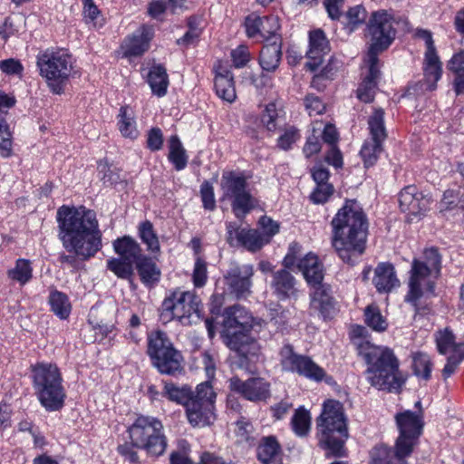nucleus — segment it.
<instances>
[{
  "mask_svg": "<svg viewBox=\"0 0 464 464\" xmlns=\"http://www.w3.org/2000/svg\"><path fill=\"white\" fill-rule=\"evenodd\" d=\"M253 431V426L245 419H241L236 422L235 433L237 442L243 443L250 440Z\"/></svg>",
  "mask_w": 464,
  "mask_h": 464,
  "instance_id": "obj_58",
  "label": "nucleus"
},
{
  "mask_svg": "<svg viewBox=\"0 0 464 464\" xmlns=\"http://www.w3.org/2000/svg\"><path fill=\"white\" fill-rule=\"evenodd\" d=\"M117 120L118 130L122 137L134 140L140 136L136 115L132 108L130 106L121 107Z\"/></svg>",
  "mask_w": 464,
  "mask_h": 464,
  "instance_id": "obj_31",
  "label": "nucleus"
},
{
  "mask_svg": "<svg viewBox=\"0 0 464 464\" xmlns=\"http://www.w3.org/2000/svg\"><path fill=\"white\" fill-rule=\"evenodd\" d=\"M134 265L119 256L108 259L106 267L121 279H130L134 273Z\"/></svg>",
  "mask_w": 464,
  "mask_h": 464,
  "instance_id": "obj_40",
  "label": "nucleus"
},
{
  "mask_svg": "<svg viewBox=\"0 0 464 464\" xmlns=\"http://www.w3.org/2000/svg\"><path fill=\"white\" fill-rule=\"evenodd\" d=\"M460 195L459 191L455 190H447L443 194V198L440 201V210H449L452 209L456 207H459L460 208L464 209V203L460 204Z\"/></svg>",
  "mask_w": 464,
  "mask_h": 464,
  "instance_id": "obj_53",
  "label": "nucleus"
},
{
  "mask_svg": "<svg viewBox=\"0 0 464 464\" xmlns=\"http://www.w3.org/2000/svg\"><path fill=\"white\" fill-rule=\"evenodd\" d=\"M148 83L153 94L163 97L167 93L169 77L166 69L161 65H154L148 74Z\"/></svg>",
  "mask_w": 464,
  "mask_h": 464,
  "instance_id": "obj_34",
  "label": "nucleus"
},
{
  "mask_svg": "<svg viewBox=\"0 0 464 464\" xmlns=\"http://www.w3.org/2000/svg\"><path fill=\"white\" fill-rule=\"evenodd\" d=\"M0 70L7 75H15L21 77L23 74L24 67L18 60L10 58L0 62Z\"/></svg>",
  "mask_w": 464,
  "mask_h": 464,
  "instance_id": "obj_60",
  "label": "nucleus"
},
{
  "mask_svg": "<svg viewBox=\"0 0 464 464\" xmlns=\"http://www.w3.org/2000/svg\"><path fill=\"white\" fill-rule=\"evenodd\" d=\"M435 341L440 354L447 355V362L442 370L444 379L450 378L464 361V342H457L452 331L449 328L439 330L435 334Z\"/></svg>",
  "mask_w": 464,
  "mask_h": 464,
  "instance_id": "obj_16",
  "label": "nucleus"
},
{
  "mask_svg": "<svg viewBox=\"0 0 464 464\" xmlns=\"http://www.w3.org/2000/svg\"><path fill=\"white\" fill-rule=\"evenodd\" d=\"M36 66L40 76L54 94L63 93L70 79L76 74L72 56L63 48L49 47L39 52Z\"/></svg>",
  "mask_w": 464,
  "mask_h": 464,
  "instance_id": "obj_6",
  "label": "nucleus"
},
{
  "mask_svg": "<svg viewBox=\"0 0 464 464\" xmlns=\"http://www.w3.org/2000/svg\"><path fill=\"white\" fill-rule=\"evenodd\" d=\"M7 275L10 279L24 285L28 283L33 276L31 263L26 259L20 258L16 261L14 267L8 270Z\"/></svg>",
  "mask_w": 464,
  "mask_h": 464,
  "instance_id": "obj_42",
  "label": "nucleus"
},
{
  "mask_svg": "<svg viewBox=\"0 0 464 464\" xmlns=\"http://www.w3.org/2000/svg\"><path fill=\"white\" fill-rule=\"evenodd\" d=\"M365 323L376 332H383L388 327L386 319L382 315L379 308L375 305H369L365 309Z\"/></svg>",
  "mask_w": 464,
  "mask_h": 464,
  "instance_id": "obj_46",
  "label": "nucleus"
},
{
  "mask_svg": "<svg viewBox=\"0 0 464 464\" xmlns=\"http://www.w3.org/2000/svg\"><path fill=\"white\" fill-rule=\"evenodd\" d=\"M162 395L167 397L169 401L183 404L185 408H187V402L194 395V392L186 386L178 387L171 382H166Z\"/></svg>",
  "mask_w": 464,
  "mask_h": 464,
  "instance_id": "obj_43",
  "label": "nucleus"
},
{
  "mask_svg": "<svg viewBox=\"0 0 464 464\" xmlns=\"http://www.w3.org/2000/svg\"><path fill=\"white\" fill-rule=\"evenodd\" d=\"M259 225L262 229L260 232L264 237H266L267 243H269L271 238L279 231L278 223L267 217H262L259 220Z\"/></svg>",
  "mask_w": 464,
  "mask_h": 464,
  "instance_id": "obj_59",
  "label": "nucleus"
},
{
  "mask_svg": "<svg viewBox=\"0 0 464 464\" xmlns=\"http://www.w3.org/2000/svg\"><path fill=\"white\" fill-rule=\"evenodd\" d=\"M399 436L394 450L380 445L371 451V464H408L405 458L409 457L418 444L423 430L421 412L404 411L395 416Z\"/></svg>",
  "mask_w": 464,
  "mask_h": 464,
  "instance_id": "obj_4",
  "label": "nucleus"
},
{
  "mask_svg": "<svg viewBox=\"0 0 464 464\" xmlns=\"http://www.w3.org/2000/svg\"><path fill=\"white\" fill-rule=\"evenodd\" d=\"M246 187V179L240 173L233 171L223 173L221 179L223 197L233 199L232 208L237 217L246 214L253 207L251 196Z\"/></svg>",
  "mask_w": 464,
  "mask_h": 464,
  "instance_id": "obj_15",
  "label": "nucleus"
},
{
  "mask_svg": "<svg viewBox=\"0 0 464 464\" xmlns=\"http://www.w3.org/2000/svg\"><path fill=\"white\" fill-rule=\"evenodd\" d=\"M314 291L310 294V309L318 313L324 319L331 317L334 312V301L330 294V286L322 283L312 286Z\"/></svg>",
  "mask_w": 464,
  "mask_h": 464,
  "instance_id": "obj_23",
  "label": "nucleus"
},
{
  "mask_svg": "<svg viewBox=\"0 0 464 464\" xmlns=\"http://www.w3.org/2000/svg\"><path fill=\"white\" fill-rule=\"evenodd\" d=\"M33 386L41 405L48 411H59L65 400L63 378L55 364L39 362L32 368Z\"/></svg>",
  "mask_w": 464,
  "mask_h": 464,
  "instance_id": "obj_9",
  "label": "nucleus"
},
{
  "mask_svg": "<svg viewBox=\"0 0 464 464\" xmlns=\"http://www.w3.org/2000/svg\"><path fill=\"white\" fill-rule=\"evenodd\" d=\"M137 269L141 282L148 286L153 285L160 281V269L157 266L153 259L146 255L134 265Z\"/></svg>",
  "mask_w": 464,
  "mask_h": 464,
  "instance_id": "obj_33",
  "label": "nucleus"
},
{
  "mask_svg": "<svg viewBox=\"0 0 464 464\" xmlns=\"http://www.w3.org/2000/svg\"><path fill=\"white\" fill-rule=\"evenodd\" d=\"M208 279V271H207V264L200 257L196 259L193 274H192V281L193 285L196 287H202L205 285Z\"/></svg>",
  "mask_w": 464,
  "mask_h": 464,
  "instance_id": "obj_52",
  "label": "nucleus"
},
{
  "mask_svg": "<svg viewBox=\"0 0 464 464\" xmlns=\"http://www.w3.org/2000/svg\"><path fill=\"white\" fill-rule=\"evenodd\" d=\"M253 275L254 268L252 265H232L225 275V281L232 293L237 297H242L250 293Z\"/></svg>",
  "mask_w": 464,
  "mask_h": 464,
  "instance_id": "obj_18",
  "label": "nucleus"
},
{
  "mask_svg": "<svg viewBox=\"0 0 464 464\" xmlns=\"http://www.w3.org/2000/svg\"><path fill=\"white\" fill-rule=\"evenodd\" d=\"M283 101L276 99L268 102L261 114V122L269 131H275L277 128V121L283 112Z\"/></svg>",
  "mask_w": 464,
  "mask_h": 464,
  "instance_id": "obj_37",
  "label": "nucleus"
},
{
  "mask_svg": "<svg viewBox=\"0 0 464 464\" xmlns=\"http://www.w3.org/2000/svg\"><path fill=\"white\" fill-rule=\"evenodd\" d=\"M440 267L441 256L434 247L425 249L422 256L414 258L409 281L410 291L406 300L416 302L424 294L431 293Z\"/></svg>",
  "mask_w": 464,
  "mask_h": 464,
  "instance_id": "obj_10",
  "label": "nucleus"
},
{
  "mask_svg": "<svg viewBox=\"0 0 464 464\" xmlns=\"http://www.w3.org/2000/svg\"><path fill=\"white\" fill-rule=\"evenodd\" d=\"M224 316L223 336L227 345L244 358L256 354L258 344L248 334L254 324L251 314L242 306L234 305L226 309Z\"/></svg>",
  "mask_w": 464,
  "mask_h": 464,
  "instance_id": "obj_7",
  "label": "nucleus"
},
{
  "mask_svg": "<svg viewBox=\"0 0 464 464\" xmlns=\"http://www.w3.org/2000/svg\"><path fill=\"white\" fill-rule=\"evenodd\" d=\"M153 35L152 27L148 25L140 26L123 40L121 45L123 56L130 58L142 55L149 50Z\"/></svg>",
  "mask_w": 464,
  "mask_h": 464,
  "instance_id": "obj_19",
  "label": "nucleus"
},
{
  "mask_svg": "<svg viewBox=\"0 0 464 464\" xmlns=\"http://www.w3.org/2000/svg\"><path fill=\"white\" fill-rule=\"evenodd\" d=\"M300 139V134L295 127H290L279 136L277 145L280 149L287 150Z\"/></svg>",
  "mask_w": 464,
  "mask_h": 464,
  "instance_id": "obj_54",
  "label": "nucleus"
},
{
  "mask_svg": "<svg viewBox=\"0 0 464 464\" xmlns=\"http://www.w3.org/2000/svg\"><path fill=\"white\" fill-rule=\"evenodd\" d=\"M370 44L362 67V82L357 89V97L363 102H371L377 90L380 76L378 55L386 50L395 38L393 17L384 10L374 12L367 26Z\"/></svg>",
  "mask_w": 464,
  "mask_h": 464,
  "instance_id": "obj_2",
  "label": "nucleus"
},
{
  "mask_svg": "<svg viewBox=\"0 0 464 464\" xmlns=\"http://www.w3.org/2000/svg\"><path fill=\"white\" fill-rule=\"evenodd\" d=\"M163 133L160 128H152L147 134V147L151 151H158L163 145Z\"/></svg>",
  "mask_w": 464,
  "mask_h": 464,
  "instance_id": "obj_61",
  "label": "nucleus"
},
{
  "mask_svg": "<svg viewBox=\"0 0 464 464\" xmlns=\"http://www.w3.org/2000/svg\"><path fill=\"white\" fill-rule=\"evenodd\" d=\"M49 302L53 312L60 318H66L71 311V304L67 296L61 292H53L51 294Z\"/></svg>",
  "mask_w": 464,
  "mask_h": 464,
  "instance_id": "obj_47",
  "label": "nucleus"
},
{
  "mask_svg": "<svg viewBox=\"0 0 464 464\" xmlns=\"http://www.w3.org/2000/svg\"><path fill=\"white\" fill-rule=\"evenodd\" d=\"M431 362L428 354L415 353L412 355V367L417 376L425 380L430 379L431 372Z\"/></svg>",
  "mask_w": 464,
  "mask_h": 464,
  "instance_id": "obj_48",
  "label": "nucleus"
},
{
  "mask_svg": "<svg viewBox=\"0 0 464 464\" xmlns=\"http://www.w3.org/2000/svg\"><path fill=\"white\" fill-rule=\"evenodd\" d=\"M295 265L310 286H316L322 283L324 270L322 262L316 255L308 253L304 257L297 259L291 253L287 254L284 258V266L287 268H292Z\"/></svg>",
  "mask_w": 464,
  "mask_h": 464,
  "instance_id": "obj_17",
  "label": "nucleus"
},
{
  "mask_svg": "<svg viewBox=\"0 0 464 464\" xmlns=\"http://www.w3.org/2000/svg\"><path fill=\"white\" fill-rule=\"evenodd\" d=\"M280 363L285 372L296 373L312 382L325 381L329 382L330 378L324 368L309 356L296 353L289 344L284 345L280 351Z\"/></svg>",
  "mask_w": 464,
  "mask_h": 464,
  "instance_id": "obj_14",
  "label": "nucleus"
},
{
  "mask_svg": "<svg viewBox=\"0 0 464 464\" xmlns=\"http://www.w3.org/2000/svg\"><path fill=\"white\" fill-rule=\"evenodd\" d=\"M273 294L280 300L296 296V280L286 269H279L273 273L270 282Z\"/></svg>",
  "mask_w": 464,
  "mask_h": 464,
  "instance_id": "obj_24",
  "label": "nucleus"
},
{
  "mask_svg": "<svg viewBox=\"0 0 464 464\" xmlns=\"http://www.w3.org/2000/svg\"><path fill=\"white\" fill-rule=\"evenodd\" d=\"M56 218L59 237L66 250L86 260L102 248V233L92 210L63 206Z\"/></svg>",
  "mask_w": 464,
  "mask_h": 464,
  "instance_id": "obj_1",
  "label": "nucleus"
},
{
  "mask_svg": "<svg viewBox=\"0 0 464 464\" xmlns=\"http://www.w3.org/2000/svg\"><path fill=\"white\" fill-rule=\"evenodd\" d=\"M200 194L205 208L213 209L216 205V200L213 187L209 182L205 181L202 183Z\"/></svg>",
  "mask_w": 464,
  "mask_h": 464,
  "instance_id": "obj_62",
  "label": "nucleus"
},
{
  "mask_svg": "<svg viewBox=\"0 0 464 464\" xmlns=\"http://www.w3.org/2000/svg\"><path fill=\"white\" fill-rule=\"evenodd\" d=\"M358 353L364 358L369 367L366 371L369 382L379 390L397 391L404 382L398 369L392 351L376 346L370 342L357 343Z\"/></svg>",
  "mask_w": 464,
  "mask_h": 464,
  "instance_id": "obj_5",
  "label": "nucleus"
},
{
  "mask_svg": "<svg viewBox=\"0 0 464 464\" xmlns=\"http://www.w3.org/2000/svg\"><path fill=\"white\" fill-rule=\"evenodd\" d=\"M280 28L279 19L276 16L261 17L260 36L268 39L276 36Z\"/></svg>",
  "mask_w": 464,
  "mask_h": 464,
  "instance_id": "obj_51",
  "label": "nucleus"
},
{
  "mask_svg": "<svg viewBox=\"0 0 464 464\" xmlns=\"http://www.w3.org/2000/svg\"><path fill=\"white\" fill-rule=\"evenodd\" d=\"M152 365L162 374H175L182 368V356L175 348L151 359Z\"/></svg>",
  "mask_w": 464,
  "mask_h": 464,
  "instance_id": "obj_28",
  "label": "nucleus"
},
{
  "mask_svg": "<svg viewBox=\"0 0 464 464\" xmlns=\"http://www.w3.org/2000/svg\"><path fill=\"white\" fill-rule=\"evenodd\" d=\"M258 459L263 464H281V446L276 437L267 436L262 439L257 448Z\"/></svg>",
  "mask_w": 464,
  "mask_h": 464,
  "instance_id": "obj_32",
  "label": "nucleus"
},
{
  "mask_svg": "<svg viewBox=\"0 0 464 464\" xmlns=\"http://www.w3.org/2000/svg\"><path fill=\"white\" fill-rule=\"evenodd\" d=\"M424 84L427 90L436 88L437 82L441 78V62L436 52H425L423 63Z\"/></svg>",
  "mask_w": 464,
  "mask_h": 464,
  "instance_id": "obj_30",
  "label": "nucleus"
},
{
  "mask_svg": "<svg viewBox=\"0 0 464 464\" xmlns=\"http://www.w3.org/2000/svg\"><path fill=\"white\" fill-rule=\"evenodd\" d=\"M168 159L178 171L184 169L188 164L186 150L177 135H172L169 140Z\"/></svg>",
  "mask_w": 464,
  "mask_h": 464,
  "instance_id": "obj_38",
  "label": "nucleus"
},
{
  "mask_svg": "<svg viewBox=\"0 0 464 464\" xmlns=\"http://www.w3.org/2000/svg\"><path fill=\"white\" fill-rule=\"evenodd\" d=\"M139 236L141 241L147 246L148 251L151 253L160 252V241L151 222L147 220L140 224Z\"/></svg>",
  "mask_w": 464,
  "mask_h": 464,
  "instance_id": "obj_41",
  "label": "nucleus"
},
{
  "mask_svg": "<svg viewBox=\"0 0 464 464\" xmlns=\"http://www.w3.org/2000/svg\"><path fill=\"white\" fill-rule=\"evenodd\" d=\"M399 204L401 211L417 216L428 209L430 199L424 197L415 186H407L399 195Z\"/></svg>",
  "mask_w": 464,
  "mask_h": 464,
  "instance_id": "obj_22",
  "label": "nucleus"
},
{
  "mask_svg": "<svg viewBox=\"0 0 464 464\" xmlns=\"http://www.w3.org/2000/svg\"><path fill=\"white\" fill-rule=\"evenodd\" d=\"M291 423L292 429L297 436H305L311 427V416L309 411L304 408L297 409L292 418Z\"/></svg>",
  "mask_w": 464,
  "mask_h": 464,
  "instance_id": "obj_44",
  "label": "nucleus"
},
{
  "mask_svg": "<svg viewBox=\"0 0 464 464\" xmlns=\"http://www.w3.org/2000/svg\"><path fill=\"white\" fill-rule=\"evenodd\" d=\"M215 72L214 86L217 95L229 103L233 102L237 94L231 72L220 63L215 66Z\"/></svg>",
  "mask_w": 464,
  "mask_h": 464,
  "instance_id": "obj_26",
  "label": "nucleus"
},
{
  "mask_svg": "<svg viewBox=\"0 0 464 464\" xmlns=\"http://www.w3.org/2000/svg\"><path fill=\"white\" fill-rule=\"evenodd\" d=\"M334 193V187L332 184L316 185L312 192L310 198L315 204H324Z\"/></svg>",
  "mask_w": 464,
  "mask_h": 464,
  "instance_id": "obj_55",
  "label": "nucleus"
},
{
  "mask_svg": "<svg viewBox=\"0 0 464 464\" xmlns=\"http://www.w3.org/2000/svg\"><path fill=\"white\" fill-rule=\"evenodd\" d=\"M331 225L333 247L343 262L353 264L364 252L367 237L366 219L359 204L346 201Z\"/></svg>",
  "mask_w": 464,
  "mask_h": 464,
  "instance_id": "obj_3",
  "label": "nucleus"
},
{
  "mask_svg": "<svg viewBox=\"0 0 464 464\" xmlns=\"http://www.w3.org/2000/svg\"><path fill=\"white\" fill-rule=\"evenodd\" d=\"M173 344L166 333L162 331L151 332L148 335V354L153 359L164 352L173 349Z\"/></svg>",
  "mask_w": 464,
  "mask_h": 464,
  "instance_id": "obj_35",
  "label": "nucleus"
},
{
  "mask_svg": "<svg viewBox=\"0 0 464 464\" xmlns=\"http://www.w3.org/2000/svg\"><path fill=\"white\" fill-rule=\"evenodd\" d=\"M232 391L242 394L248 401H262L269 396V384L264 379L253 378L242 382L237 377L229 380Z\"/></svg>",
  "mask_w": 464,
  "mask_h": 464,
  "instance_id": "obj_21",
  "label": "nucleus"
},
{
  "mask_svg": "<svg viewBox=\"0 0 464 464\" xmlns=\"http://www.w3.org/2000/svg\"><path fill=\"white\" fill-rule=\"evenodd\" d=\"M227 241L230 245H241L249 251H256L267 244L266 237L256 229L238 228L233 224L227 227Z\"/></svg>",
  "mask_w": 464,
  "mask_h": 464,
  "instance_id": "obj_20",
  "label": "nucleus"
},
{
  "mask_svg": "<svg viewBox=\"0 0 464 464\" xmlns=\"http://www.w3.org/2000/svg\"><path fill=\"white\" fill-rule=\"evenodd\" d=\"M82 1V14L86 23L92 24L95 27H100L103 24V19L100 10L93 0Z\"/></svg>",
  "mask_w": 464,
  "mask_h": 464,
  "instance_id": "obj_50",
  "label": "nucleus"
},
{
  "mask_svg": "<svg viewBox=\"0 0 464 464\" xmlns=\"http://www.w3.org/2000/svg\"><path fill=\"white\" fill-rule=\"evenodd\" d=\"M180 450L172 452L170 455V464H192V460L188 456V446L186 441L179 443Z\"/></svg>",
  "mask_w": 464,
  "mask_h": 464,
  "instance_id": "obj_63",
  "label": "nucleus"
},
{
  "mask_svg": "<svg viewBox=\"0 0 464 464\" xmlns=\"http://www.w3.org/2000/svg\"><path fill=\"white\" fill-rule=\"evenodd\" d=\"M216 397L210 382H204L197 386L186 408L187 419L191 426L203 428L214 423L217 418Z\"/></svg>",
  "mask_w": 464,
  "mask_h": 464,
  "instance_id": "obj_13",
  "label": "nucleus"
},
{
  "mask_svg": "<svg viewBox=\"0 0 464 464\" xmlns=\"http://www.w3.org/2000/svg\"><path fill=\"white\" fill-rule=\"evenodd\" d=\"M131 446L143 450L149 456L159 457L167 448L164 427L152 416H138L128 428Z\"/></svg>",
  "mask_w": 464,
  "mask_h": 464,
  "instance_id": "obj_11",
  "label": "nucleus"
},
{
  "mask_svg": "<svg viewBox=\"0 0 464 464\" xmlns=\"http://www.w3.org/2000/svg\"><path fill=\"white\" fill-rule=\"evenodd\" d=\"M201 300L193 291L176 289L165 297L162 303L163 318L175 319L183 325H190L199 321Z\"/></svg>",
  "mask_w": 464,
  "mask_h": 464,
  "instance_id": "obj_12",
  "label": "nucleus"
},
{
  "mask_svg": "<svg viewBox=\"0 0 464 464\" xmlns=\"http://www.w3.org/2000/svg\"><path fill=\"white\" fill-rule=\"evenodd\" d=\"M281 59V47L277 38L270 44L263 47L260 53L259 63L266 71H274L277 68Z\"/></svg>",
  "mask_w": 464,
  "mask_h": 464,
  "instance_id": "obj_36",
  "label": "nucleus"
},
{
  "mask_svg": "<svg viewBox=\"0 0 464 464\" xmlns=\"http://www.w3.org/2000/svg\"><path fill=\"white\" fill-rule=\"evenodd\" d=\"M12 146V132L4 117L0 118V150L8 155Z\"/></svg>",
  "mask_w": 464,
  "mask_h": 464,
  "instance_id": "obj_57",
  "label": "nucleus"
},
{
  "mask_svg": "<svg viewBox=\"0 0 464 464\" xmlns=\"http://www.w3.org/2000/svg\"><path fill=\"white\" fill-rule=\"evenodd\" d=\"M329 51V43L321 30L314 31L309 36V50L307 57L309 61L305 66L310 71H315L323 61V56Z\"/></svg>",
  "mask_w": 464,
  "mask_h": 464,
  "instance_id": "obj_25",
  "label": "nucleus"
},
{
  "mask_svg": "<svg viewBox=\"0 0 464 464\" xmlns=\"http://www.w3.org/2000/svg\"><path fill=\"white\" fill-rule=\"evenodd\" d=\"M316 424L320 443L331 454L342 456L344 442L348 438L343 405L334 400L326 401Z\"/></svg>",
  "mask_w": 464,
  "mask_h": 464,
  "instance_id": "obj_8",
  "label": "nucleus"
},
{
  "mask_svg": "<svg viewBox=\"0 0 464 464\" xmlns=\"http://www.w3.org/2000/svg\"><path fill=\"white\" fill-rule=\"evenodd\" d=\"M368 125L372 140L383 141L386 139L383 110L375 109L369 117Z\"/></svg>",
  "mask_w": 464,
  "mask_h": 464,
  "instance_id": "obj_39",
  "label": "nucleus"
},
{
  "mask_svg": "<svg viewBox=\"0 0 464 464\" xmlns=\"http://www.w3.org/2000/svg\"><path fill=\"white\" fill-rule=\"evenodd\" d=\"M114 252L121 258L133 264L144 255L140 244L130 236L117 238L112 243Z\"/></svg>",
  "mask_w": 464,
  "mask_h": 464,
  "instance_id": "obj_29",
  "label": "nucleus"
},
{
  "mask_svg": "<svg viewBox=\"0 0 464 464\" xmlns=\"http://www.w3.org/2000/svg\"><path fill=\"white\" fill-rule=\"evenodd\" d=\"M231 58L234 63V66L237 68H241L246 64L249 61V53L246 46H238L231 52Z\"/></svg>",
  "mask_w": 464,
  "mask_h": 464,
  "instance_id": "obj_64",
  "label": "nucleus"
},
{
  "mask_svg": "<svg viewBox=\"0 0 464 464\" xmlns=\"http://www.w3.org/2000/svg\"><path fill=\"white\" fill-rule=\"evenodd\" d=\"M372 284L380 293H388L399 286L400 282L396 276L393 266L390 263L378 264L374 269Z\"/></svg>",
  "mask_w": 464,
  "mask_h": 464,
  "instance_id": "obj_27",
  "label": "nucleus"
},
{
  "mask_svg": "<svg viewBox=\"0 0 464 464\" xmlns=\"http://www.w3.org/2000/svg\"><path fill=\"white\" fill-rule=\"evenodd\" d=\"M305 110L310 116L320 115L324 112L325 105L319 97L314 94H307L304 101Z\"/></svg>",
  "mask_w": 464,
  "mask_h": 464,
  "instance_id": "obj_56",
  "label": "nucleus"
},
{
  "mask_svg": "<svg viewBox=\"0 0 464 464\" xmlns=\"http://www.w3.org/2000/svg\"><path fill=\"white\" fill-rule=\"evenodd\" d=\"M383 141L368 140H366L360 151V155L364 162L365 167L372 166L382 151V144Z\"/></svg>",
  "mask_w": 464,
  "mask_h": 464,
  "instance_id": "obj_45",
  "label": "nucleus"
},
{
  "mask_svg": "<svg viewBox=\"0 0 464 464\" xmlns=\"http://www.w3.org/2000/svg\"><path fill=\"white\" fill-rule=\"evenodd\" d=\"M367 17V13L362 5H355L351 7L343 15V24L349 32H353L357 25L364 23Z\"/></svg>",
  "mask_w": 464,
  "mask_h": 464,
  "instance_id": "obj_49",
  "label": "nucleus"
}]
</instances>
